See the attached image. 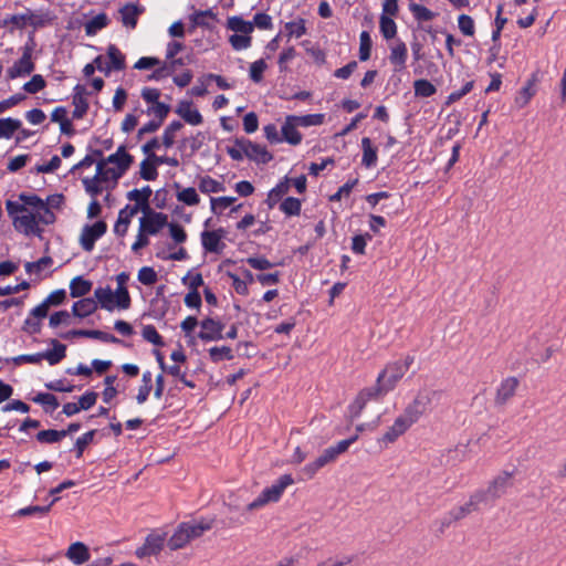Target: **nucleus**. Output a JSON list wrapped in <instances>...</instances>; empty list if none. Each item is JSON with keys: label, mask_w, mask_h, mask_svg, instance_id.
I'll list each match as a JSON object with an SVG mask.
<instances>
[{"label": "nucleus", "mask_w": 566, "mask_h": 566, "mask_svg": "<svg viewBox=\"0 0 566 566\" xmlns=\"http://www.w3.org/2000/svg\"><path fill=\"white\" fill-rule=\"evenodd\" d=\"M241 145L245 147L244 155L251 160L259 164H268L273 159L272 154L269 153L264 146L252 143L249 139H245Z\"/></svg>", "instance_id": "6ab92c4d"}, {"label": "nucleus", "mask_w": 566, "mask_h": 566, "mask_svg": "<svg viewBox=\"0 0 566 566\" xmlns=\"http://www.w3.org/2000/svg\"><path fill=\"white\" fill-rule=\"evenodd\" d=\"M409 10L412 12L415 19L419 22L431 21L436 17L434 12L422 4L410 3Z\"/></svg>", "instance_id": "3c124183"}, {"label": "nucleus", "mask_w": 566, "mask_h": 566, "mask_svg": "<svg viewBox=\"0 0 566 566\" xmlns=\"http://www.w3.org/2000/svg\"><path fill=\"white\" fill-rule=\"evenodd\" d=\"M107 55L109 57L111 64L106 67V74H108L112 70L122 71L125 69V56L115 44L108 45Z\"/></svg>", "instance_id": "c756f323"}, {"label": "nucleus", "mask_w": 566, "mask_h": 566, "mask_svg": "<svg viewBox=\"0 0 566 566\" xmlns=\"http://www.w3.org/2000/svg\"><path fill=\"white\" fill-rule=\"evenodd\" d=\"M413 88L415 95L419 97H430L437 92L436 86L424 78L415 81Z\"/></svg>", "instance_id": "a18cd8bd"}, {"label": "nucleus", "mask_w": 566, "mask_h": 566, "mask_svg": "<svg viewBox=\"0 0 566 566\" xmlns=\"http://www.w3.org/2000/svg\"><path fill=\"white\" fill-rule=\"evenodd\" d=\"M95 176L102 184L113 181V184L116 185L123 174L113 167H107L106 160H99L96 165Z\"/></svg>", "instance_id": "bb28decb"}, {"label": "nucleus", "mask_w": 566, "mask_h": 566, "mask_svg": "<svg viewBox=\"0 0 566 566\" xmlns=\"http://www.w3.org/2000/svg\"><path fill=\"white\" fill-rule=\"evenodd\" d=\"M285 30L289 38H301L306 33L305 20L300 18L295 21L287 22L285 24Z\"/></svg>", "instance_id": "6e6d98bb"}, {"label": "nucleus", "mask_w": 566, "mask_h": 566, "mask_svg": "<svg viewBox=\"0 0 566 566\" xmlns=\"http://www.w3.org/2000/svg\"><path fill=\"white\" fill-rule=\"evenodd\" d=\"M518 385L520 380L514 376L503 379L496 389L494 399L495 405L504 406L512 397H514Z\"/></svg>", "instance_id": "4468645a"}, {"label": "nucleus", "mask_w": 566, "mask_h": 566, "mask_svg": "<svg viewBox=\"0 0 566 566\" xmlns=\"http://www.w3.org/2000/svg\"><path fill=\"white\" fill-rule=\"evenodd\" d=\"M65 557L74 565L80 566L90 560L91 554L88 547L84 543L75 542L69 546Z\"/></svg>", "instance_id": "412c9836"}, {"label": "nucleus", "mask_w": 566, "mask_h": 566, "mask_svg": "<svg viewBox=\"0 0 566 566\" xmlns=\"http://www.w3.org/2000/svg\"><path fill=\"white\" fill-rule=\"evenodd\" d=\"M294 483L291 474L281 475L271 486L265 488L261 494L247 505V511H254L269 503L277 502L285 489Z\"/></svg>", "instance_id": "20e7f679"}, {"label": "nucleus", "mask_w": 566, "mask_h": 566, "mask_svg": "<svg viewBox=\"0 0 566 566\" xmlns=\"http://www.w3.org/2000/svg\"><path fill=\"white\" fill-rule=\"evenodd\" d=\"M32 212L34 213L38 226L40 223L49 226L55 221V214L48 207V202H43L38 209H35Z\"/></svg>", "instance_id": "79ce46f5"}, {"label": "nucleus", "mask_w": 566, "mask_h": 566, "mask_svg": "<svg viewBox=\"0 0 566 566\" xmlns=\"http://www.w3.org/2000/svg\"><path fill=\"white\" fill-rule=\"evenodd\" d=\"M380 32L386 40L396 36L397 25L396 22L388 15L381 14L379 21Z\"/></svg>", "instance_id": "c03bdc74"}, {"label": "nucleus", "mask_w": 566, "mask_h": 566, "mask_svg": "<svg viewBox=\"0 0 566 566\" xmlns=\"http://www.w3.org/2000/svg\"><path fill=\"white\" fill-rule=\"evenodd\" d=\"M207 18L216 19V14L211 9L205 11H196L193 14H191L190 20L193 27L210 28Z\"/></svg>", "instance_id": "5fc2aeb1"}, {"label": "nucleus", "mask_w": 566, "mask_h": 566, "mask_svg": "<svg viewBox=\"0 0 566 566\" xmlns=\"http://www.w3.org/2000/svg\"><path fill=\"white\" fill-rule=\"evenodd\" d=\"M61 337L64 339H71L73 337H86L98 339L104 343L123 344V342L116 336L98 329H72L61 334Z\"/></svg>", "instance_id": "9d476101"}, {"label": "nucleus", "mask_w": 566, "mask_h": 566, "mask_svg": "<svg viewBox=\"0 0 566 566\" xmlns=\"http://www.w3.org/2000/svg\"><path fill=\"white\" fill-rule=\"evenodd\" d=\"M51 344L53 346L52 350L41 353L42 360L46 359L50 365H56L65 357L66 346L56 339H52Z\"/></svg>", "instance_id": "2f4dec72"}, {"label": "nucleus", "mask_w": 566, "mask_h": 566, "mask_svg": "<svg viewBox=\"0 0 566 566\" xmlns=\"http://www.w3.org/2000/svg\"><path fill=\"white\" fill-rule=\"evenodd\" d=\"M46 83L42 75L35 74L23 85V90L29 94H35L45 87Z\"/></svg>", "instance_id": "680f3d73"}, {"label": "nucleus", "mask_w": 566, "mask_h": 566, "mask_svg": "<svg viewBox=\"0 0 566 566\" xmlns=\"http://www.w3.org/2000/svg\"><path fill=\"white\" fill-rule=\"evenodd\" d=\"M53 19L54 17L50 11H32L27 9L24 13L12 14L4 19L3 25L11 23L19 29H23L25 25H31L34 30H36L50 24Z\"/></svg>", "instance_id": "39448f33"}, {"label": "nucleus", "mask_w": 566, "mask_h": 566, "mask_svg": "<svg viewBox=\"0 0 566 566\" xmlns=\"http://www.w3.org/2000/svg\"><path fill=\"white\" fill-rule=\"evenodd\" d=\"M143 13V8L134 3H127L119 9L120 21L127 27L134 29L137 24L138 15Z\"/></svg>", "instance_id": "393cba45"}, {"label": "nucleus", "mask_w": 566, "mask_h": 566, "mask_svg": "<svg viewBox=\"0 0 566 566\" xmlns=\"http://www.w3.org/2000/svg\"><path fill=\"white\" fill-rule=\"evenodd\" d=\"M153 191L149 186H145L142 189H133L127 192L126 197L130 201H135L134 206H139V210L143 211V213H147V211H150L149 207V198L151 196Z\"/></svg>", "instance_id": "b1692460"}, {"label": "nucleus", "mask_w": 566, "mask_h": 566, "mask_svg": "<svg viewBox=\"0 0 566 566\" xmlns=\"http://www.w3.org/2000/svg\"><path fill=\"white\" fill-rule=\"evenodd\" d=\"M168 224V217L163 212H156L150 209L139 220L140 232H145L148 235L157 234L165 226Z\"/></svg>", "instance_id": "0eeeda50"}, {"label": "nucleus", "mask_w": 566, "mask_h": 566, "mask_svg": "<svg viewBox=\"0 0 566 566\" xmlns=\"http://www.w3.org/2000/svg\"><path fill=\"white\" fill-rule=\"evenodd\" d=\"M115 307L127 310L130 306V295L127 287H117L114 292Z\"/></svg>", "instance_id": "4d7b16f0"}, {"label": "nucleus", "mask_w": 566, "mask_h": 566, "mask_svg": "<svg viewBox=\"0 0 566 566\" xmlns=\"http://www.w3.org/2000/svg\"><path fill=\"white\" fill-rule=\"evenodd\" d=\"M483 497L484 494H479L478 492L473 493L468 502H465L463 505L452 509L449 512L448 523L460 521L472 512L476 511L479 504L484 503Z\"/></svg>", "instance_id": "9b49d317"}, {"label": "nucleus", "mask_w": 566, "mask_h": 566, "mask_svg": "<svg viewBox=\"0 0 566 566\" xmlns=\"http://www.w3.org/2000/svg\"><path fill=\"white\" fill-rule=\"evenodd\" d=\"M229 42L233 50L241 51L251 46L252 39L250 34H232Z\"/></svg>", "instance_id": "052dcab7"}, {"label": "nucleus", "mask_w": 566, "mask_h": 566, "mask_svg": "<svg viewBox=\"0 0 566 566\" xmlns=\"http://www.w3.org/2000/svg\"><path fill=\"white\" fill-rule=\"evenodd\" d=\"M21 127V122L11 117L0 118V138H10Z\"/></svg>", "instance_id": "a19ab883"}, {"label": "nucleus", "mask_w": 566, "mask_h": 566, "mask_svg": "<svg viewBox=\"0 0 566 566\" xmlns=\"http://www.w3.org/2000/svg\"><path fill=\"white\" fill-rule=\"evenodd\" d=\"M169 112H170V106L163 102H157V103L153 104L147 109L148 114H153L155 116V118L160 120L161 123H164V120L168 116Z\"/></svg>", "instance_id": "0e129e2a"}, {"label": "nucleus", "mask_w": 566, "mask_h": 566, "mask_svg": "<svg viewBox=\"0 0 566 566\" xmlns=\"http://www.w3.org/2000/svg\"><path fill=\"white\" fill-rule=\"evenodd\" d=\"M176 114H178L187 124L197 126L202 124L203 117L199 113L198 109L192 108L191 101H180L175 109Z\"/></svg>", "instance_id": "f3484780"}, {"label": "nucleus", "mask_w": 566, "mask_h": 566, "mask_svg": "<svg viewBox=\"0 0 566 566\" xmlns=\"http://www.w3.org/2000/svg\"><path fill=\"white\" fill-rule=\"evenodd\" d=\"M107 230L104 221H96L92 226H85L81 232L80 242L82 248L91 252L94 249L95 241L98 240Z\"/></svg>", "instance_id": "6e6552de"}, {"label": "nucleus", "mask_w": 566, "mask_h": 566, "mask_svg": "<svg viewBox=\"0 0 566 566\" xmlns=\"http://www.w3.org/2000/svg\"><path fill=\"white\" fill-rule=\"evenodd\" d=\"M178 201L184 202L187 206H197L200 202V198L195 188L188 187L177 193Z\"/></svg>", "instance_id": "864d4df0"}, {"label": "nucleus", "mask_w": 566, "mask_h": 566, "mask_svg": "<svg viewBox=\"0 0 566 566\" xmlns=\"http://www.w3.org/2000/svg\"><path fill=\"white\" fill-rule=\"evenodd\" d=\"M324 114H308V115H290V118L296 123L297 126L310 127L318 126L324 122Z\"/></svg>", "instance_id": "4c0bfd02"}, {"label": "nucleus", "mask_w": 566, "mask_h": 566, "mask_svg": "<svg viewBox=\"0 0 566 566\" xmlns=\"http://www.w3.org/2000/svg\"><path fill=\"white\" fill-rule=\"evenodd\" d=\"M165 537L159 534H150L146 537L144 545L136 549L139 558L157 555L164 547Z\"/></svg>", "instance_id": "aec40b11"}, {"label": "nucleus", "mask_w": 566, "mask_h": 566, "mask_svg": "<svg viewBox=\"0 0 566 566\" xmlns=\"http://www.w3.org/2000/svg\"><path fill=\"white\" fill-rule=\"evenodd\" d=\"M13 227L17 231L25 235L40 237L42 229L38 226L34 213L28 209V212L13 218Z\"/></svg>", "instance_id": "1a4fd4ad"}, {"label": "nucleus", "mask_w": 566, "mask_h": 566, "mask_svg": "<svg viewBox=\"0 0 566 566\" xmlns=\"http://www.w3.org/2000/svg\"><path fill=\"white\" fill-rule=\"evenodd\" d=\"M101 184V180L96 176H94L93 178L83 179V185L86 192H88L94 198L97 197L103 191Z\"/></svg>", "instance_id": "774afa93"}, {"label": "nucleus", "mask_w": 566, "mask_h": 566, "mask_svg": "<svg viewBox=\"0 0 566 566\" xmlns=\"http://www.w3.org/2000/svg\"><path fill=\"white\" fill-rule=\"evenodd\" d=\"M512 486L513 472L503 471L490 482L486 490H480L476 492L479 494H484L483 502L486 504L503 496Z\"/></svg>", "instance_id": "423d86ee"}, {"label": "nucleus", "mask_w": 566, "mask_h": 566, "mask_svg": "<svg viewBox=\"0 0 566 566\" xmlns=\"http://www.w3.org/2000/svg\"><path fill=\"white\" fill-rule=\"evenodd\" d=\"M209 356L213 363H219L221 360H231L234 357L233 352L229 346L211 347L209 349Z\"/></svg>", "instance_id": "603ef678"}, {"label": "nucleus", "mask_w": 566, "mask_h": 566, "mask_svg": "<svg viewBox=\"0 0 566 566\" xmlns=\"http://www.w3.org/2000/svg\"><path fill=\"white\" fill-rule=\"evenodd\" d=\"M97 310V302L92 297H84L75 302L72 306V313L80 318L93 314Z\"/></svg>", "instance_id": "cd10ccee"}, {"label": "nucleus", "mask_w": 566, "mask_h": 566, "mask_svg": "<svg viewBox=\"0 0 566 566\" xmlns=\"http://www.w3.org/2000/svg\"><path fill=\"white\" fill-rule=\"evenodd\" d=\"M407 56L408 50L402 41H398L395 45L391 46L389 60L394 65L398 66L399 70L405 67Z\"/></svg>", "instance_id": "7c9ffc66"}, {"label": "nucleus", "mask_w": 566, "mask_h": 566, "mask_svg": "<svg viewBox=\"0 0 566 566\" xmlns=\"http://www.w3.org/2000/svg\"><path fill=\"white\" fill-rule=\"evenodd\" d=\"M201 331L198 337L203 342L219 340L223 338L224 325L213 318L207 317L200 322Z\"/></svg>", "instance_id": "f8f14e48"}, {"label": "nucleus", "mask_w": 566, "mask_h": 566, "mask_svg": "<svg viewBox=\"0 0 566 566\" xmlns=\"http://www.w3.org/2000/svg\"><path fill=\"white\" fill-rule=\"evenodd\" d=\"M105 160L106 164L116 165L117 167L115 169L124 175L132 166L134 158L126 151V147L122 145L117 148L116 153L109 155Z\"/></svg>", "instance_id": "4be33fe9"}, {"label": "nucleus", "mask_w": 566, "mask_h": 566, "mask_svg": "<svg viewBox=\"0 0 566 566\" xmlns=\"http://www.w3.org/2000/svg\"><path fill=\"white\" fill-rule=\"evenodd\" d=\"M538 82V72H535L527 80L526 84L520 90L517 96L515 97V104L522 108L528 104L531 98L535 95L536 88L535 85Z\"/></svg>", "instance_id": "5701e85b"}, {"label": "nucleus", "mask_w": 566, "mask_h": 566, "mask_svg": "<svg viewBox=\"0 0 566 566\" xmlns=\"http://www.w3.org/2000/svg\"><path fill=\"white\" fill-rule=\"evenodd\" d=\"M337 459V454L332 447L325 449L323 453L316 458L313 462L307 463L302 472L307 479H312L316 472L325 465L334 462Z\"/></svg>", "instance_id": "ddd939ff"}, {"label": "nucleus", "mask_w": 566, "mask_h": 566, "mask_svg": "<svg viewBox=\"0 0 566 566\" xmlns=\"http://www.w3.org/2000/svg\"><path fill=\"white\" fill-rule=\"evenodd\" d=\"M467 455V447L465 446H457L453 449H449L446 453L442 454L440 462L444 465H455L459 462H462Z\"/></svg>", "instance_id": "72a5a7b5"}, {"label": "nucleus", "mask_w": 566, "mask_h": 566, "mask_svg": "<svg viewBox=\"0 0 566 566\" xmlns=\"http://www.w3.org/2000/svg\"><path fill=\"white\" fill-rule=\"evenodd\" d=\"M94 300L97 302V305L108 312L114 311L115 302H114V292L109 286L106 287H97L94 291Z\"/></svg>", "instance_id": "c85d7f7f"}, {"label": "nucleus", "mask_w": 566, "mask_h": 566, "mask_svg": "<svg viewBox=\"0 0 566 566\" xmlns=\"http://www.w3.org/2000/svg\"><path fill=\"white\" fill-rule=\"evenodd\" d=\"M107 24H108V17L106 15V13H99V14L93 17L91 20H88L85 23V25H84L85 33H86V35H94L99 30L105 28Z\"/></svg>", "instance_id": "58836bf2"}, {"label": "nucleus", "mask_w": 566, "mask_h": 566, "mask_svg": "<svg viewBox=\"0 0 566 566\" xmlns=\"http://www.w3.org/2000/svg\"><path fill=\"white\" fill-rule=\"evenodd\" d=\"M95 433L96 430H90L76 439L74 448L77 459L82 458L85 448L93 441Z\"/></svg>", "instance_id": "bf43d9fd"}, {"label": "nucleus", "mask_w": 566, "mask_h": 566, "mask_svg": "<svg viewBox=\"0 0 566 566\" xmlns=\"http://www.w3.org/2000/svg\"><path fill=\"white\" fill-rule=\"evenodd\" d=\"M142 335L144 339L147 342L156 345V346H164L163 337L157 332L156 327L154 325H146L144 326L142 331Z\"/></svg>", "instance_id": "e2e57ef3"}, {"label": "nucleus", "mask_w": 566, "mask_h": 566, "mask_svg": "<svg viewBox=\"0 0 566 566\" xmlns=\"http://www.w3.org/2000/svg\"><path fill=\"white\" fill-rule=\"evenodd\" d=\"M139 175L144 180H155L158 176L157 165L150 158H146L140 163Z\"/></svg>", "instance_id": "de8ad7c7"}, {"label": "nucleus", "mask_w": 566, "mask_h": 566, "mask_svg": "<svg viewBox=\"0 0 566 566\" xmlns=\"http://www.w3.org/2000/svg\"><path fill=\"white\" fill-rule=\"evenodd\" d=\"M35 69L32 56L22 54L21 57L7 70V77L14 80L30 75Z\"/></svg>", "instance_id": "dca6fc26"}, {"label": "nucleus", "mask_w": 566, "mask_h": 566, "mask_svg": "<svg viewBox=\"0 0 566 566\" xmlns=\"http://www.w3.org/2000/svg\"><path fill=\"white\" fill-rule=\"evenodd\" d=\"M360 43H359V60L367 61L370 57L371 52V39L367 31H363L360 33Z\"/></svg>", "instance_id": "13d9d810"}, {"label": "nucleus", "mask_w": 566, "mask_h": 566, "mask_svg": "<svg viewBox=\"0 0 566 566\" xmlns=\"http://www.w3.org/2000/svg\"><path fill=\"white\" fill-rule=\"evenodd\" d=\"M65 438V432L61 430L48 429L36 433V440L41 443H56Z\"/></svg>", "instance_id": "49530a36"}, {"label": "nucleus", "mask_w": 566, "mask_h": 566, "mask_svg": "<svg viewBox=\"0 0 566 566\" xmlns=\"http://www.w3.org/2000/svg\"><path fill=\"white\" fill-rule=\"evenodd\" d=\"M413 360V356H407L402 360L387 365V367L378 375L376 385L363 389L349 406L350 417L357 418L361 413L367 401L378 399L392 390L396 384L409 370Z\"/></svg>", "instance_id": "f257e3e1"}, {"label": "nucleus", "mask_w": 566, "mask_h": 566, "mask_svg": "<svg viewBox=\"0 0 566 566\" xmlns=\"http://www.w3.org/2000/svg\"><path fill=\"white\" fill-rule=\"evenodd\" d=\"M158 276L156 271L150 266H143L138 271V281L144 285H153L157 282Z\"/></svg>", "instance_id": "69168bd1"}, {"label": "nucleus", "mask_w": 566, "mask_h": 566, "mask_svg": "<svg viewBox=\"0 0 566 566\" xmlns=\"http://www.w3.org/2000/svg\"><path fill=\"white\" fill-rule=\"evenodd\" d=\"M92 282L83 279L82 276H75L70 282V295L72 297H82L86 295L92 289Z\"/></svg>", "instance_id": "c9c22d12"}, {"label": "nucleus", "mask_w": 566, "mask_h": 566, "mask_svg": "<svg viewBox=\"0 0 566 566\" xmlns=\"http://www.w3.org/2000/svg\"><path fill=\"white\" fill-rule=\"evenodd\" d=\"M301 200L294 197L285 198L281 205L280 210L284 212L286 216H298L301 213Z\"/></svg>", "instance_id": "09e8293b"}, {"label": "nucleus", "mask_w": 566, "mask_h": 566, "mask_svg": "<svg viewBox=\"0 0 566 566\" xmlns=\"http://www.w3.org/2000/svg\"><path fill=\"white\" fill-rule=\"evenodd\" d=\"M290 185L289 179L285 178V180L279 182L268 195L266 202L270 208H273L281 198L289 192Z\"/></svg>", "instance_id": "e433bc0d"}, {"label": "nucleus", "mask_w": 566, "mask_h": 566, "mask_svg": "<svg viewBox=\"0 0 566 566\" xmlns=\"http://www.w3.org/2000/svg\"><path fill=\"white\" fill-rule=\"evenodd\" d=\"M268 65L263 59L254 61L250 65V77L253 82L259 83L263 78V73L266 70Z\"/></svg>", "instance_id": "338daca9"}, {"label": "nucleus", "mask_w": 566, "mask_h": 566, "mask_svg": "<svg viewBox=\"0 0 566 566\" xmlns=\"http://www.w3.org/2000/svg\"><path fill=\"white\" fill-rule=\"evenodd\" d=\"M212 521L187 522L178 525L175 533L168 539V547L177 551L185 547L191 539L200 537L205 532L211 530Z\"/></svg>", "instance_id": "7ed1b4c3"}, {"label": "nucleus", "mask_w": 566, "mask_h": 566, "mask_svg": "<svg viewBox=\"0 0 566 566\" xmlns=\"http://www.w3.org/2000/svg\"><path fill=\"white\" fill-rule=\"evenodd\" d=\"M363 158L361 164L367 167H374L377 163V148L373 146L369 137L361 139Z\"/></svg>", "instance_id": "473e14b6"}, {"label": "nucleus", "mask_w": 566, "mask_h": 566, "mask_svg": "<svg viewBox=\"0 0 566 566\" xmlns=\"http://www.w3.org/2000/svg\"><path fill=\"white\" fill-rule=\"evenodd\" d=\"M198 188L202 193H216L224 190L223 184L210 176L200 177Z\"/></svg>", "instance_id": "ea45409f"}, {"label": "nucleus", "mask_w": 566, "mask_h": 566, "mask_svg": "<svg viewBox=\"0 0 566 566\" xmlns=\"http://www.w3.org/2000/svg\"><path fill=\"white\" fill-rule=\"evenodd\" d=\"M297 125L290 118V115L285 117V122L282 126V140L291 145H298L302 142V134L297 130Z\"/></svg>", "instance_id": "a878e982"}, {"label": "nucleus", "mask_w": 566, "mask_h": 566, "mask_svg": "<svg viewBox=\"0 0 566 566\" xmlns=\"http://www.w3.org/2000/svg\"><path fill=\"white\" fill-rule=\"evenodd\" d=\"M442 391L424 387L420 389L413 400L406 407L403 416L411 424L416 423L434 403H438Z\"/></svg>", "instance_id": "f03ea898"}, {"label": "nucleus", "mask_w": 566, "mask_h": 566, "mask_svg": "<svg viewBox=\"0 0 566 566\" xmlns=\"http://www.w3.org/2000/svg\"><path fill=\"white\" fill-rule=\"evenodd\" d=\"M228 29L235 32L234 34H251L254 25L250 21L243 20L241 17H230L227 21Z\"/></svg>", "instance_id": "f704fd0d"}, {"label": "nucleus", "mask_w": 566, "mask_h": 566, "mask_svg": "<svg viewBox=\"0 0 566 566\" xmlns=\"http://www.w3.org/2000/svg\"><path fill=\"white\" fill-rule=\"evenodd\" d=\"M411 426L412 424L409 422V420L403 415H401L395 420L394 424L385 432L379 441L386 446L392 443Z\"/></svg>", "instance_id": "a211bd4d"}, {"label": "nucleus", "mask_w": 566, "mask_h": 566, "mask_svg": "<svg viewBox=\"0 0 566 566\" xmlns=\"http://www.w3.org/2000/svg\"><path fill=\"white\" fill-rule=\"evenodd\" d=\"M32 400L43 405L46 412H53L59 407L57 398L52 394L40 392Z\"/></svg>", "instance_id": "8fccbe9b"}, {"label": "nucleus", "mask_w": 566, "mask_h": 566, "mask_svg": "<svg viewBox=\"0 0 566 566\" xmlns=\"http://www.w3.org/2000/svg\"><path fill=\"white\" fill-rule=\"evenodd\" d=\"M182 127L184 124L180 120H174L165 128L163 134V145L166 148H169L175 144V135Z\"/></svg>", "instance_id": "37998d69"}, {"label": "nucleus", "mask_w": 566, "mask_h": 566, "mask_svg": "<svg viewBox=\"0 0 566 566\" xmlns=\"http://www.w3.org/2000/svg\"><path fill=\"white\" fill-rule=\"evenodd\" d=\"M226 235V230L219 228L213 231H203L201 233V243L207 252L220 253L224 248V243L221 242Z\"/></svg>", "instance_id": "2eb2a0df"}]
</instances>
